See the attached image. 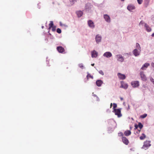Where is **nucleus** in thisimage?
Returning <instances> with one entry per match:
<instances>
[{
	"label": "nucleus",
	"instance_id": "1",
	"mask_svg": "<svg viewBox=\"0 0 154 154\" xmlns=\"http://www.w3.org/2000/svg\"><path fill=\"white\" fill-rule=\"evenodd\" d=\"M151 145L150 141L146 140L144 142L142 148L146 149V148H147L148 147L150 146Z\"/></svg>",
	"mask_w": 154,
	"mask_h": 154
},
{
	"label": "nucleus",
	"instance_id": "2",
	"mask_svg": "<svg viewBox=\"0 0 154 154\" xmlns=\"http://www.w3.org/2000/svg\"><path fill=\"white\" fill-rule=\"evenodd\" d=\"M131 84L133 88H137L139 86V82L138 81H133L131 82Z\"/></svg>",
	"mask_w": 154,
	"mask_h": 154
},
{
	"label": "nucleus",
	"instance_id": "3",
	"mask_svg": "<svg viewBox=\"0 0 154 154\" xmlns=\"http://www.w3.org/2000/svg\"><path fill=\"white\" fill-rule=\"evenodd\" d=\"M115 114L118 116V117H119L122 116L121 113V110L119 109H115L114 110Z\"/></svg>",
	"mask_w": 154,
	"mask_h": 154
},
{
	"label": "nucleus",
	"instance_id": "4",
	"mask_svg": "<svg viewBox=\"0 0 154 154\" xmlns=\"http://www.w3.org/2000/svg\"><path fill=\"white\" fill-rule=\"evenodd\" d=\"M128 85L126 83H125L123 81L121 82V86L120 87L125 89H126L128 88Z\"/></svg>",
	"mask_w": 154,
	"mask_h": 154
},
{
	"label": "nucleus",
	"instance_id": "5",
	"mask_svg": "<svg viewBox=\"0 0 154 154\" xmlns=\"http://www.w3.org/2000/svg\"><path fill=\"white\" fill-rule=\"evenodd\" d=\"M57 51L60 53H63L65 51L64 48L61 46L57 47Z\"/></svg>",
	"mask_w": 154,
	"mask_h": 154
},
{
	"label": "nucleus",
	"instance_id": "6",
	"mask_svg": "<svg viewBox=\"0 0 154 154\" xmlns=\"http://www.w3.org/2000/svg\"><path fill=\"white\" fill-rule=\"evenodd\" d=\"M140 75L141 79L143 81H146L147 80V78L146 75L144 74L143 72H140Z\"/></svg>",
	"mask_w": 154,
	"mask_h": 154
},
{
	"label": "nucleus",
	"instance_id": "7",
	"mask_svg": "<svg viewBox=\"0 0 154 154\" xmlns=\"http://www.w3.org/2000/svg\"><path fill=\"white\" fill-rule=\"evenodd\" d=\"M117 75L119 78L121 79L124 80L126 78V76L125 75L122 74L120 73H118Z\"/></svg>",
	"mask_w": 154,
	"mask_h": 154
},
{
	"label": "nucleus",
	"instance_id": "8",
	"mask_svg": "<svg viewBox=\"0 0 154 154\" xmlns=\"http://www.w3.org/2000/svg\"><path fill=\"white\" fill-rule=\"evenodd\" d=\"M103 17L105 21L109 23L110 22V19L109 15L107 14H104Z\"/></svg>",
	"mask_w": 154,
	"mask_h": 154
},
{
	"label": "nucleus",
	"instance_id": "9",
	"mask_svg": "<svg viewBox=\"0 0 154 154\" xmlns=\"http://www.w3.org/2000/svg\"><path fill=\"white\" fill-rule=\"evenodd\" d=\"M122 140L123 143L126 145H128L129 141L127 138L125 137H123L122 138Z\"/></svg>",
	"mask_w": 154,
	"mask_h": 154
},
{
	"label": "nucleus",
	"instance_id": "10",
	"mask_svg": "<svg viewBox=\"0 0 154 154\" xmlns=\"http://www.w3.org/2000/svg\"><path fill=\"white\" fill-rule=\"evenodd\" d=\"M103 56L107 58H109L112 56V54L110 52H107L104 53Z\"/></svg>",
	"mask_w": 154,
	"mask_h": 154
},
{
	"label": "nucleus",
	"instance_id": "11",
	"mask_svg": "<svg viewBox=\"0 0 154 154\" xmlns=\"http://www.w3.org/2000/svg\"><path fill=\"white\" fill-rule=\"evenodd\" d=\"M88 24L89 26L92 28H94V23L91 20H89L88 21Z\"/></svg>",
	"mask_w": 154,
	"mask_h": 154
},
{
	"label": "nucleus",
	"instance_id": "12",
	"mask_svg": "<svg viewBox=\"0 0 154 154\" xmlns=\"http://www.w3.org/2000/svg\"><path fill=\"white\" fill-rule=\"evenodd\" d=\"M117 60L119 61L122 62L124 60V58L121 55H117L116 56Z\"/></svg>",
	"mask_w": 154,
	"mask_h": 154
},
{
	"label": "nucleus",
	"instance_id": "13",
	"mask_svg": "<svg viewBox=\"0 0 154 154\" xmlns=\"http://www.w3.org/2000/svg\"><path fill=\"white\" fill-rule=\"evenodd\" d=\"M127 9L129 11H131L132 10L135 9V7L132 5H129L127 7Z\"/></svg>",
	"mask_w": 154,
	"mask_h": 154
},
{
	"label": "nucleus",
	"instance_id": "14",
	"mask_svg": "<svg viewBox=\"0 0 154 154\" xmlns=\"http://www.w3.org/2000/svg\"><path fill=\"white\" fill-rule=\"evenodd\" d=\"M133 53L135 56H137L140 54V52L137 49H134L133 51Z\"/></svg>",
	"mask_w": 154,
	"mask_h": 154
},
{
	"label": "nucleus",
	"instance_id": "15",
	"mask_svg": "<svg viewBox=\"0 0 154 154\" xmlns=\"http://www.w3.org/2000/svg\"><path fill=\"white\" fill-rule=\"evenodd\" d=\"M97 56V52L95 51L91 52V57H96Z\"/></svg>",
	"mask_w": 154,
	"mask_h": 154
},
{
	"label": "nucleus",
	"instance_id": "16",
	"mask_svg": "<svg viewBox=\"0 0 154 154\" xmlns=\"http://www.w3.org/2000/svg\"><path fill=\"white\" fill-rule=\"evenodd\" d=\"M144 27L148 32H150L151 31V29L146 23L145 24Z\"/></svg>",
	"mask_w": 154,
	"mask_h": 154
},
{
	"label": "nucleus",
	"instance_id": "17",
	"mask_svg": "<svg viewBox=\"0 0 154 154\" xmlns=\"http://www.w3.org/2000/svg\"><path fill=\"white\" fill-rule=\"evenodd\" d=\"M96 41L97 43L100 42L101 40V37L99 35H97L95 38Z\"/></svg>",
	"mask_w": 154,
	"mask_h": 154
},
{
	"label": "nucleus",
	"instance_id": "18",
	"mask_svg": "<svg viewBox=\"0 0 154 154\" xmlns=\"http://www.w3.org/2000/svg\"><path fill=\"white\" fill-rule=\"evenodd\" d=\"M149 66V64L148 63H145L142 66V67L141 68V69L142 70L145 69H146L144 68H146L147 67Z\"/></svg>",
	"mask_w": 154,
	"mask_h": 154
},
{
	"label": "nucleus",
	"instance_id": "19",
	"mask_svg": "<svg viewBox=\"0 0 154 154\" xmlns=\"http://www.w3.org/2000/svg\"><path fill=\"white\" fill-rule=\"evenodd\" d=\"M103 83V82L101 80H98L96 82V85L99 87L101 86Z\"/></svg>",
	"mask_w": 154,
	"mask_h": 154
},
{
	"label": "nucleus",
	"instance_id": "20",
	"mask_svg": "<svg viewBox=\"0 0 154 154\" xmlns=\"http://www.w3.org/2000/svg\"><path fill=\"white\" fill-rule=\"evenodd\" d=\"M131 131L130 130L126 131L124 132L125 135L127 136L130 135H131Z\"/></svg>",
	"mask_w": 154,
	"mask_h": 154
},
{
	"label": "nucleus",
	"instance_id": "21",
	"mask_svg": "<svg viewBox=\"0 0 154 154\" xmlns=\"http://www.w3.org/2000/svg\"><path fill=\"white\" fill-rule=\"evenodd\" d=\"M76 13L78 17H81L83 14V13L81 11H77Z\"/></svg>",
	"mask_w": 154,
	"mask_h": 154
},
{
	"label": "nucleus",
	"instance_id": "22",
	"mask_svg": "<svg viewBox=\"0 0 154 154\" xmlns=\"http://www.w3.org/2000/svg\"><path fill=\"white\" fill-rule=\"evenodd\" d=\"M49 29H50L51 28V27L54 26L53 22L52 21H50V23L49 24Z\"/></svg>",
	"mask_w": 154,
	"mask_h": 154
},
{
	"label": "nucleus",
	"instance_id": "23",
	"mask_svg": "<svg viewBox=\"0 0 154 154\" xmlns=\"http://www.w3.org/2000/svg\"><path fill=\"white\" fill-rule=\"evenodd\" d=\"M146 137V136L144 134H142V136L140 137V139L141 140H143Z\"/></svg>",
	"mask_w": 154,
	"mask_h": 154
},
{
	"label": "nucleus",
	"instance_id": "24",
	"mask_svg": "<svg viewBox=\"0 0 154 154\" xmlns=\"http://www.w3.org/2000/svg\"><path fill=\"white\" fill-rule=\"evenodd\" d=\"M91 5L90 3H87L85 6V8L86 9H88L90 8V7L91 6Z\"/></svg>",
	"mask_w": 154,
	"mask_h": 154
},
{
	"label": "nucleus",
	"instance_id": "25",
	"mask_svg": "<svg viewBox=\"0 0 154 154\" xmlns=\"http://www.w3.org/2000/svg\"><path fill=\"white\" fill-rule=\"evenodd\" d=\"M136 46L138 50L140 51L141 48L140 47V45L138 43H136Z\"/></svg>",
	"mask_w": 154,
	"mask_h": 154
},
{
	"label": "nucleus",
	"instance_id": "26",
	"mask_svg": "<svg viewBox=\"0 0 154 154\" xmlns=\"http://www.w3.org/2000/svg\"><path fill=\"white\" fill-rule=\"evenodd\" d=\"M138 126L140 128V130H139V131H140L141 129H142L143 127V125L140 122L138 123Z\"/></svg>",
	"mask_w": 154,
	"mask_h": 154
},
{
	"label": "nucleus",
	"instance_id": "27",
	"mask_svg": "<svg viewBox=\"0 0 154 154\" xmlns=\"http://www.w3.org/2000/svg\"><path fill=\"white\" fill-rule=\"evenodd\" d=\"M87 77L88 79L89 78H91V79H93V76L91 75L90 74H89V73H88V75H87Z\"/></svg>",
	"mask_w": 154,
	"mask_h": 154
},
{
	"label": "nucleus",
	"instance_id": "28",
	"mask_svg": "<svg viewBox=\"0 0 154 154\" xmlns=\"http://www.w3.org/2000/svg\"><path fill=\"white\" fill-rule=\"evenodd\" d=\"M147 116V114H144L143 115H141L140 116V117L141 118L143 119V118H144L145 117H146Z\"/></svg>",
	"mask_w": 154,
	"mask_h": 154
},
{
	"label": "nucleus",
	"instance_id": "29",
	"mask_svg": "<svg viewBox=\"0 0 154 154\" xmlns=\"http://www.w3.org/2000/svg\"><path fill=\"white\" fill-rule=\"evenodd\" d=\"M79 66L82 69H83L84 67V66L83 64L80 63L79 65Z\"/></svg>",
	"mask_w": 154,
	"mask_h": 154
},
{
	"label": "nucleus",
	"instance_id": "30",
	"mask_svg": "<svg viewBox=\"0 0 154 154\" xmlns=\"http://www.w3.org/2000/svg\"><path fill=\"white\" fill-rule=\"evenodd\" d=\"M52 28V30L54 32L56 30V26H54L53 27H51V28Z\"/></svg>",
	"mask_w": 154,
	"mask_h": 154
},
{
	"label": "nucleus",
	"instance_id": "31",
	"mask_svg": "<svg viewBox=\"0 0 154 154\" xmlns=\"http://www.w3.org/2000/svg\"><path fill=\"white\" fill-rule=\"evenodd\" d=\"M57 32L58 33H60L61 32V31L60 28L57 29Z\"/></svg>",
	"mask_w": 154,
	"mask_h": 154
},
{
	"label": "nucleus",
	"instance_id": "32",
	"mask_svg": "<svg viewBox=\"0 0 154 154\" xmlns=\"http://www.w3.org/2000/svg\"><path fill=\"white\" fill-rule=\"evenodd\" d=\"M117 106V104L116 103H114L113 104V109H114L115 108H116Z\"/></svg>",
	"mask_w": 154,
	"mask_h": 154
},
{
	"label": "nucleus",
	"instance_id": "33",
	"mask_svg": "<svg viewBox=\"0 0 154 154\" xmlns=\"http://www.w3.org/2000/svg\"><path fill=\"white\" fill-rule=\"evenodd\" d=\"M137 1L138 4H140L142 3L143 0H137Z\"/></svg>",
	"mask_w": 154,
	"mask_h": 154
},
{
	"label": "nucleus",
	"instance_id": "34",
	"mask_svg": "<svg viewBox=\"0 0 154 154\" xmlns=\"http://www.w3.org/2000/svg\"><path fill=\"white\" fill-rule=\"evenodd\" d=\"M99 73L102 75H104L103 72L102 70H100L99 71Z\"/></svg>",
	"mask_w": 154,
	"mask_h": 154
},
{
	"label": "nucleus",
	"instance_id": "35",
	"mask_svg": "<svg viewBox=\"0 0 154 154\" xmlns=\"http://www.w3.org/2000/svg\"><path fill=\"white\" fill-rule=\"evenodd\" d=\"M151 81L154 84V79L152 78H151L150 79Z\"/></svg>",
	"mask_w": 154,
	"mask_h": 154
},
{
	"label": "nucleus",
	"instance_id": "36",
	"mask_svg": "<svg viewBox=\"0 0 154 154\" xmlns=\"http://www.w3.org/2000/svg\"><path fill=\"white\" fill-rule=\"evenodd\" d=\"M76 2V0H71V1H70V2H71L72 3H74L75 2Z\"/></svg>",
	"mask_w": 154,
	"mask_h": 154
},
{
	"label": "nucleus",
	"instance_id": "37",
	"mask_svg": "<svg viewBox=\"0 0 154 154\" xmlns=\"http://www.w3.org/2000/svg\"><path fill=\"white\" fill-rule=\"evenodd\" d=\"M143 22L142 21H141L139 23V25H143Z\"/></svg>",
	"mask_w": 154,
	"mask_h": 154
},
{
	"label": "nucleus",
	"instance_id": "38",
	"mask_svg": "<svg viewBox=\"0 0 154 154\" xmlns=\"http://www.w3.org/2000/svg\"><path fill=\"white\" fill-rule=\"evenodd\" d=\"M151 66L154 68V63H152L151 64Z\"/></svg>",
	"mask_w": 154,
	"mask_h": 154
},
{
	"label": "nucleus",
	"instance_id": "39",
	"mask_svg": "<svg viewBox=\"0 0 154 154\" xmlns=\"http://www.w3.org/2000/svg\"><path fill=\"white\" fill-rule=\"evenodd\" d=\"M138 125H135V129H137V128H138Z\"/></svg>",
	"mask_w": 154,
	"mask_h": 154
},
{
	"label": "nucleus",
	"instance_id": "40",
	"mask_svg": "<svg viewBox=\"0 0 154 154\" xmlns=\"http://www.w3.org/2000/svg\"><path fill=\"white\" fill-rule=\"evenodd\" d=\"M151 36L152 37H154V32L152 34Z\"/></svg>",
	"mask_w": 154,
	"mask_h": 154
},
{
	"label": "nucleus",
	"instance_id": "41",
	"mask_svg": "<svg viewBox=\"0 0 154 154\" xmlns=\"http://www.w3.org/2000/svg\"><path fill=\"white\" fill-rule=\"evenodd\" d=\"M112 103H111L110 104V108H111L112 107Z\"/></svg>",
	"mask_w": 154,
	"mask_h": 154
},
{
	"label": "nucleus",
	"instance_id": "42",
	"mask_svg": "<svg viewBox=\"0 0 154 154\" xmlns=\"http://www.w3.org/2000/svg\"><path fill=\"white\" fill-rule=\"evenodd\" d=\"M94 63H93V64H91V65L93 66H94Z\"/></svg>",
	"mask_w": 154,
	"mask_h": 154
},
{
	"label": "nucleus",
	"instance_id": "43",
	"mask_svg": "<svg viewBox=\"0 0 154 154\" xmlns=\"http://www.w3.org/2000/svg\"><path fill=\"white\" fill-rule=\"evenodd\" d=\"M120 99H121V100H123V99L122 97H121Z\"/></svg>",
	"mask_w": 154,
	"mask_h": 154
},
{
	"label": "nucleus",
	"instance_id": "44",
	"mask_svg": "<svg viewBox=\"0 0 154 154\" xmlns=\"http://www.w3.org/2000/svg\"><path fill=\"white\" fill-rule=\"evenodd\" d=\"M121 135L122 136H123V134L122 133H121Z\"/></svg>",
	"mask_w": 154,
	"mask_h": 154
},
{
	"label": "nucleus",
	"instance_id": "45",
	"mask_svg": "<svg viewBox=\"0 0 154 154\" xmlns=\"http://www.w3.org/2000/svg\"><path fill=\"white\" fill-rule=\"evenodd\" d=\"M122 1H124L125 0H121Z\"/></svg>",
	"mask_w": 154,
	"mask_h": 154
},
{
	"label": "nucleus",
	"instance_id": "46",
	"mask_svg": "<svg viewBox=\"0 0 154 154\" xmlns=\"http://www.w3.org/2000/svg\"><path fill=\"white\" fill-rule=\"evenodd\" d=\"M60 25L62 26V25H61V23H60Z\"/></svg>",
	"mask_w": 154,
	"mask_h": 154
},
{
	"label": "nucleus",
	"instance_id": "47",
	"mask_svg": "<svg viewBox=\"0 0 154 154\" xmlns=\"http://www.w3.org/2000/svg\"><path fill=\"white\" fill-rule=\"evenodd\" d=\"M42 28H43V26H42Z\"/></svg>",
	"mask_w": 154,
	"mask_h": 154
}]
</instances>
